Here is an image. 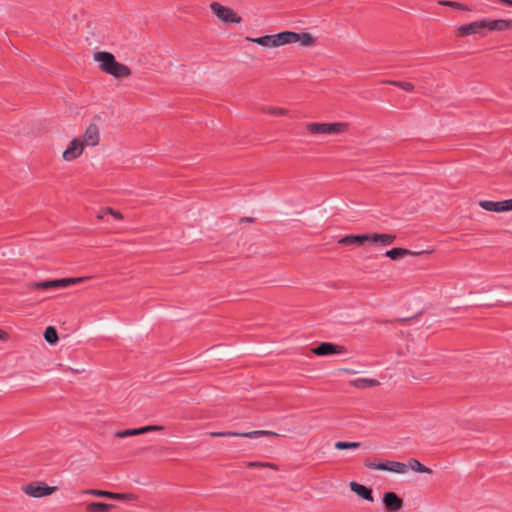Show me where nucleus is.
Masks as SVG:
<instances>
[{"mask_svg": "<svg viewBox=\"0 0 512 512\" xmlns=\"http://www.w3.org/2000/svg\"><path fill=\"white\" fill-rule=\"evenodd\" d=\"M87 279V277H77V278H62L55 280H47L41 282H32L28 284V288L30 290H49V289H59L65 288L73 284L82 283Z\"/></svg>", "mask_w": 512, "mask_h": 512, "instance_id": "nucleus-2", "label": "nucleus"}, {"mask_svg": "<svg viewBox=\"0 0 512 512\" xmlns=\"http://www.w3.org/2000/svg\"><path fill=\"white\" fill-rule=\"evenodd\" d=\"M349 384L358 389H365L369 387H375L379 385V381L372 378H358L355 380H351Z\"/></svg>", "mask_w": 512, "mask_h": 512, "instance_id": "nucleus-21", "label": "nucleus"}, {"mask_svg": "<svg viewBox=\"0 0 512 512\" xmlns=\"http://www.w3.org/2000/svg\"><path fill=\"white\" fill-rule=\"evenodd\" d=\"M261 111L263 113L277 115V116H284V115L288 114V110H286L284 108H277V107H262Z\"/></svg>", "mask_w": 512, "mask_h": 512, "instance_id": "nucleus-29", "label": "nucleus"}, {"mask_svg": "<svg viewBox=\"0 0 512 512\" xmlns=\"http://www.w3.org/2000/svg\"><path fill=\"white\" fill-rule=\"evenodd\" d=\"M99 128L96 124H90L84 133V141L87 145L96 146L99 143Z\"/></svg>", "mask_w": 512, "mask_h": 512, "instance_id": "nucleus-17", "label": "nucleus"}, {"mask_svg": "<svg viewBox=\"0 0 512 512\" xmlns=\"http://www.w3.org/2000/svg\"><path fill=\"white\" fill-rule=\"evenodd\" d=\"M370 234H361V235H346L338 240V244L340 245H358L361 246L365 242H370L369 238Z\"/></svg>", "mask_w": 512, "mask_h": 512, "instance_id": "nucleus-16", "label": "nucleus"}, {"mask_svg": "<svg viewBox=\"0 0 512 512\" xmlns=\"http://www.w3.org/2000/svg\"><path fill=\"white\" fill-rule=\"evenodd\" d=\"M345 371L348 372V373H353V371L349 370V369H346Z\"/></svg>", "mask_w": 512, "mask_h": 512, "instance_id": "nucleus-41", "label": "nucleus"}, {"mask_svg": "<svg viewBox=\"0 0 512 512\" xmlns=\"http://www.w3.org/2000/svg\"><path fill=\"white\" fill-rule=\"evenodd\" d=\"M114 212V210L110 207H106L101 209V211L98 214V219H104L106 215H111Z\"/></svg>", "mask_w": 512, "mask_h": 512, "instance_id": "nucleus-32", "label": "nucleus"}, {"mask_svg": "<svg viewBox=\"0 0 512 512\" xmlns=\"http://www.w3.org/2000/svg\"><path fill=\"white\" fill-rule=\"evenodd\" d=\"M439 4L443 5V6H449L454 9L463 10V11L470 10L467 6L463 5L462 3L454 2V1H439Z\"/></svg>", "mask_w": 512, "mask_h": 512, "instance_id": "nucleus-31", "label": "nucleus"}, {"mask_svg": "<svg viewBox=\"0 0 512 512\" xmlns=\"http://www.w3.org/2000/svg\"><path fill=\"white\" fill-rule=\"evenodd\" d=\"M210 8L224 23H240L242 21V18L233 9L223 6L218 2H212Z\"/></svg>", "mask_w": 512, "mask_h": 512, "instance_id": "nucleus-4", "label": "nucleus"}, {"mask_svg": "<svg viewBox=\"0 0 512 512\" xmlns=\"http://www.w3.org/2000/svg\"><path fill=\"white\" fill-rule=\"evenodd\" d=\"M71 371H73L75 373H82V372H84V369H71Z\"/></svg>", "mask_w": 512, "mask_h": 512, "instance_id": "nucleus-39", "label": "nucleus"}, {"mask_svg": "<svg viewBox=\"0 0 512 512\" xmlns=\"http://www.w3.org/2000/svg\"><path fill=\"white\" fill-rule=\"evenodd\" d=\"M311 351L317 356H329L333 354H343L347 352V348L331 342H321Z\"/></svg>", "mask_w": 512, "mask_h": 512, "instance_id": "nucleus-9", "label": "nucleus"}, {"mask_svg": "<svg viewBox=\"0 0 512 512\" xmlns=\"http://www.w3.org/2000/svg\"><path fill=\"white\" fill-rule=\"evenodd\" d=\"M410 468L412 469L413 471L415 472H418V473H427V474H430L432 473V470L426 466H424L423 464H421L417 459L415 458H411L409 459L408 461V465H407V468Z\"/></svg>", "mask_w": 512, "mask_h": 512, "instance_id": "nucleus-25", "label": "nucleus"}, {"mask_svg": "<svg viewBox=\"0 0 512 512\" xmlns=\"http://www.w3.org/2000/svg\"><path fill=\"white\" fill-rule=\"evenodd\" d=\"M113 508H115V505L113 504L92 502L87 505L86 510L88 512H109Z\"/></svg>", "mask_w": 512, "mask_h": 512, "instance_id": "nucleus-24", "label": "nucleus"}, {"mask_svg": "<svg viewBox=\"0 0 512 512\" xmlns=\"http://www.w3.org/2000/svg\"><path fill=\"white\" fill-rule=\"evenodd\" d=\"M7 337V333L0 329V339H5Z\"/></svg>", "mask_w": 512, "mask_h": 512, "instance_id": "nucleus-38", "label": "nucleus"}, {"mask_svg": "<svg viewBox=\"0 0 512 512\" xmlns=\"http://www.w3.org/2000/svg\"><path fill=\"white\" fill-rule=\"evenodd\" d=\"M474 34H479L481 36L486 35V24L484 19L463 24L456 29L457 37H465Z\"/></svg>", "mask_w": 512, "mask_h": 512, "instance_id": "nucleus-7", "label": "nucleus"}, {"mask_svg": "<svg viewBox=\"0 0 512 512\" xmlns=\"http://www.w3.org/2000/svg\"><path fill=\"white\" fill-rule=\"evenodd\" d=\"M413 317L411 318H396L394 320H391L390 322H399V323H404V322H408L412 319Z\"/></svg>", "mask_w": 512, "mask_h": 512, "instance_id": "nucleus-35", "label": "nucleus"}, {"mask_svg": "<svg viewBox=\"0 0 512 512\" xmlns=\"http://www.w3.org/2000/svg\"><path fill=\"white\" fill-rule=\"evenodd\" d=\"M479 206L490 212H504L503 201L482 200L479 202Z\"/></svg>", "mask_w": 512, "mask_h": 512, "instance_id": "nucleus-23", "label": "nucleus"}, {"mask_svg": "<svg viewBox=\"0 0 512 512\" xmlns=\"http://www.w3.org/2000/svg\"><path fill=\"white\" fill-rule=\"evenodd\" d=\"M383 83L397 86L407 92H412L414 90V85L410 82L385 80V81H383Z\"/></svg>", "mask_w": 512, "mask_h": 512, "instance_id": "nucleus-27", "label": "nucleus"}, {"mask_svg": "<svg viewBox=\"0 0 512 512\" xmlns=\"http://www.w3.org/2000/svg\"><path fill=\"white\" fill-rule=\"evenodd\" d=\"M83 143L79 139H73L68 148L63 152V158L66 161H72L81 155Z\"/></svg>", "mask_w": 512, "mask_h": 512, "instance_id": "nucleus-14", "label": "nucleus"}, {"mask_svg": "<svg viewBox=\"0 0 512 512\" xmlns=\"http://www.w3.org/2000/svg\"><path fill=\"white\" fill-rule=\"evenodd\" d=\"M94 60L99 63L102 71L117 79L127 78L131 75V69L127 65L118 62L110 52H95Z\"/></svg>", "mask_w": 512, "mask_h": 512, "instance_id": "nucleus-1", "label": "nucleus"}, {"mask_svg": "<svg viewBox=\"0 0 512 512\" xmlns=\"http://www.w3.org/2000/svg\"><path fill=\"white\" fill-rule=\"evenodd\" d=\"M380 470L389 471L398 474H403L407 472V464L398 462V461H385L380 463Z\"/></svg>", "mask_w": 512, "mask_h": 512, "instance_id": "nucleus-19", "label": "nucleus"}, {"mask_svg": "<svg viewBox=\"0 0 512 512\" xmlns=\"http://www.w3.org/2000/svg\"><path fill=\"white\" fill-rule=\"evenodd\" d=\"M163 429H164L163 426L148 425V426H144V427H140V428H133V429H126V430L117 431L115 433V437H117V438H126V437H130V436L141 435V434H144V433H147V432L161 431Z\"/></svg>", "mask_w": 512, "mask_h": 512, "instance_id": "nucleus-13", "label": "nucleus"}, {"mask_svg": "<svg viewBox=\"0 0 512 512\" xmlns=\"http://www.w3.org/2000/svg\"><path fill=\"white\" fill-rule=\"evenodd\" d=\"M347 123H310L307 130L311 134H340L347 130Z\"/></svg>", "mask_w": 512, "mask_h": 512, "instance_id": "nucleus-3", "label": "nucleus"}, {"mask_svg": "<svg viewBox=\"0 0 512 512\" xmlns=\"http://www.w3.org/2000/svg\"><path fill=\"white\" fill-rule=\"evenodd\" d=\"M370 242L379 243L381 246H389L396 240V236L392 234L372 233L369 235Z\"/></svg>", "mask_w": 512, "mask_h": 512, "instance_id": "nucleus-20", "label": "nucleus"}, {"mask_svg": "<svg viewBox=\"0 0 512 512\" xmlns=\"http://www.w3.org/2000/svg\"><path fill=\"white\" fill-rule=\"evenodd\" d=\"M285 45L300 42L301 46L309 47L315 43V39L310 33H297L294 31H285Z\"/></svg>", "mask_w": 512, "mask_h": 512, "instance_id": "nucleus-11", "label": "nucleus"}, {"mask_svg": "<svg viewBox=\"0 0 512 512\" xmlns=\"http://www.w3.org/2000/svg\"><path fill=\"white\" fill-rule=\"evenodd\" d=\"M361 445L360 442H345V441H338L335 443L334 447L337 450H346V449H356L359 448Z\"/></svg>", "mask_w": 512, "mask_h": 512, "instance_id": "nucleus-28", "label": "nucleus"}, {"mask_svg": "<svg viewBox=\"0 0 512 512\" xmlns=\"http://www.w3.org/2000/svg\"><path fill=\"white\" fill-rule=\"evenodd\" d=\"M249 42L256 43L263 47H280L285 45V31L279 32L274 35H265L257 38L247 36L245 38Z\"/></svg>", "mask_w": 512, "mask_h": 512, "instance_id": "nucleus-6", "label": "nucleus"}, {"mask_svg": "<svg viewBox=\"0 0 512 512\" xmlns=\"http://www.w3.org/2000/svg\"><path fill=\"white\" fill-rule=\"evenodd\" d=\"M486 24V32L487 31H505L512 28V21L505 19H495L489 20L484 19Z\"/></svg>", "mask_w": 512, "mask_h": 512, "instance_id": "nucleus-15", "label": "nucleus"}, {"mask_svg": "<svg viewBox=\"0 0 512 512\" xmlns=\"http://www.w3.org/2000/svg\"><path fill=\"white\" fill-rule=\"evenodd\" d=\"M414 253L408 249L395 247L384 253L385 257H388L392 260H398L408 255H413Z\"/></svg>", "mask_w": 512, "mask_h": 512, "instance_id": "nucleus-22", "label": "nucleus"}, {"mask_svg": "<svg viewBox=\"0 0 512 512\" xmlns=\"http://www.w3.org/2000/svg\"><path fill=\"white\" fill-rule=\"evenodd\" d=\"M498 304H488L487 306L489 307H492V306H497Z\"/></svg>", "mask_w": 512, "mask_h": 512, "instance_id": "nucleus-40", "label": "nucleus"}, {"mask_svg": "<svg viewBox=\"0 0 512 512\" xmlns=\"http://www.w3.org/2000/svg\"><path fill=\"white\" fill-rule=\"evenodd\" d=\"M85 493L92 495V496H96V497H103V498H107V499L120 500V501H132L137 498L136 495L132 494V493H115V492L99 490V489H89V490L85 491Z\"/></svg>", "mask_w": 512, "mask_h": 512, "instance_id": "nucleus-10", "label": "nucleus"}, {"mask_svg": "<svg viewBox=\"0 0 512 512\" xmlns=\"http://www.w3.org/2000/svg\"><path fill=\"white\" fill-rule=\"evenodd\" d=\"M350 488L357 496L361 497L362 499L370 502L374 501L371 488L354 481L350 483Z\"/></svg>", "mask_w": 512, "mask_h": 512, "instance_id": "nucleus-18", "label": "nucleus"}, {"mask_svg": "<svg viewBox=\"0 0 512 512\" xmlns=\"http://www.w3.org/2000/svg\"><path fill=\"white\" fill-rule=\"evenodd\" d=\"M247 467H249V468L269 467L274 470H278V466L276 464L270 463V462H259V461L248 462Z\"/></svg>", "mask_w": 512, "mask_h": 512, "instance_id": "nucleus-30", "label": "nucleus"}, {"mask_svg": "<svg viewBox=\"0 0 512 512\" xmlns=\"http://www.w3.org/2000/svg\"><path fill=\"white\" fill-rule=\"evenodd\" d=\"M365 466L372 470H380L381 464L375 462H365Z\"/></svg>", "mask_w": 512, "mask_h": 512, "instance_id": "nucleus-33", "label": "nucleus"}, {"mask_svg": "<svg viewBox=\"0 0 512 512\" xmlns=\"http://www.w3.org/2000/svg\"><path fill=\"white\" fill-rule=\"evenodd\" d=\"M382 502L386 512H398L404 505L403 499L392 491L383 494Z\"/></svg>", "mask_w": 512, "mask_h": 512, "instance_id": "nucleus-12", "label": "nucleus"}, {"mask_svg": "<svg viewBox=\"0 0 512 512\" xmlns=\"http://www.w3.org/2000/svg\"><path fill=\"white\" fill-rule=\"evenodd\" d=\"M503 206H504V212L511 211L512 210V199L504 200Z\"/></svg>", "mask_w": 512, "mask_h": 512, "instance_id": "nucleus-34", "label": "nucleus"}, {"mask_svg": "<svg viewBox=\"0 0 512 512\" xmlns=\"http://www.w3.org/2000/svg\"><path fill=\"white\" fill-rule=\"evenodd\" d=\"M44 339L49 344H56L59 340L57 330L53 326H49L44 331Z\"/></svg>", "mask_w": 512, "mask_h": 512, "instance_id": "nucleus-26", "label": "nucleus"}, {"mask_svg": "<svg viewBox=\"0 0 512 512\" xmlns=\"http://www.w3.org/2000/svg\"><path fill=\"white\" fill-rule=\"evenodd\" d=\"M22 489L27 495L34 498H40L51 495L54 491L57 490V487L49 486L41 481H34L23 486Z\"/></svg>", "mask_w": 512, "mask_h": 512, "instance_id": "nucleus-5", "label": "nucleus"}, {"mask_svg": "<svg viewBox=\"0 0 512 512\" xmlns=\"http://www.w3.org/2000/svg\"><path fill=\"white\" fill-rule=\"evenodd\" d=\"M240 222H241V223H244V222H245V223H252V222H254V218H252V217H242V218L240 219Z\"/></svg>", "mask_w": 512, "mask_h": 512, "instance_id": "nucleus-37", "label": "nucleus"}, {"mask_svg": "<svg viewBox=\"0 0 512 512\" xmlns=\"http://www.w3.org/2000/svg\"><path fill=\"white\" fill-rule=\"evenodd\" d=\"M208 435L212 438L216 437H245V438H258L261 436H278L277 433L268 430H255L250 432H209Z\"/></svg>", "mask_w": 512, "mask_h": 512, "instance_id": "nucleus-8", "label": "nucleus"}, {"mask_svg": "<svg viewBox=\"0 0 512 512\" xmlns=\"http://www.w3.org/2000/svg\"><path fill=\"white\" fill-rule=\"evenodd\" d=\"M111 215L117 220L123 219V216L119 211L114 210V212Z\"/></svg>", "mask_w": 512, "mask_h": 512, "instance_id": "nucleus-36", "label": "nucleus"}]
</instances>
